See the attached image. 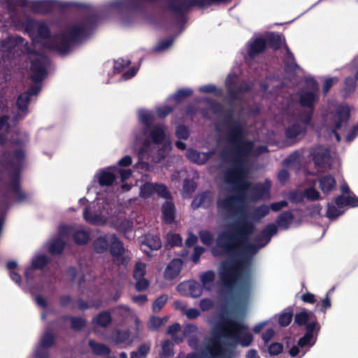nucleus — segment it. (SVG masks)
Segmentation results:
<instances>
[{
    "label": "nucleus",
    "instance_id": "1",
    "mask_svg": "<svg viewBox=\"0 0 358 358\" xmlns=\"http://www.w3.org/2000/svg\"><path fill=\"white\" fill-rule=\"evenodd\" d=\"M255 231V223L242 218L229 224V229L217 236V246L229 257H238L222 266L220 280L229 289H234L238 282L241 291L248 292L250 289L253 256L261 248L258 243L249 242Z\"/></svg>",
    "mask_w": 358,
    "mask_h": 358
},
{
    "label": "nucleus",
    "instance_id": "2",
    "mask_svg": "<svg viewBox=\"0 0 358 358\" xmlns=\"http://www.w3.org/2000/svg\"><path fill=\"white\" fill-rule=\"evenodd\" d=\"M217 329L220 336L228 341L221 343L215 341L210 350L213 356L219 358H232L237 345L248 347L253 341V336L249 331L248 325L242 322L220 316Z\"/></svg>",
    "mask_w": 358,
    "mask_h": 358
},
{
    "label": "nucleus",
    "instance_id": "3",
    "mask_svg": "<svg viewBox=\"0 0 358 358\" xmlns=\"http://www.w3.org/2000/svg\"><path fill=\"white\" fill-rule=\"evenodd\" d=\"M97 21V16L92 14L78 22L66 26L62 32L53 37L48 48L61 55L68 54L73 45L81 43L92 35Z\"/></svg>",
    "mask_w": 358,
    "mask_h": 358
},
{
    "label": "nucleus",
    "instance_id": "4",
    "mask_svg": "<svg viewBox=\"0 0 358 358\" xmlns=\"http://www.w3.org/2000/svg\"><path fill=\"white\" fill-rule=\"evenodd\" d=\"M234 166L224 172V181L231 187L243 178H246V164L252 155L255 144L253 141L243 142L237 145H229Z\"/></svg>",
    "mask_w": 358,
    "mask_h": 358
},
{
    "label": "nucleus",
    "instance_id": "5",
    "mask_svg": "<svg viewBox=\"0 0 358 358\" xmlns=\"http://www.w3.org/2000/svg\"><path fill=\"white\" fill-rule=\"evenodd\" d=\"M252 185L250 181L247 180V177L238 180L236 185L232 186L233 194L217 200L216 206L218 213L225 218L236 215L239 211V205L247 200L248 192H250Z\"/></svg>",
    "mask_w": 358,
    "mask_h": 358
},
{
    "label": "nucleus",
    "instance_id": "6",
    "mask_svg": "<svg viewBox=\"0 0 358 358\" xmlns=\"http://www.w3.org/2000/svg\"><path fill=\"white\" fill-rule=\"evenodd\" d=\"M232 0H166L168 9L182 22H185V14L192 8H203L212 5L230 3Z\"/></svg>",
    "mask_w": 358,
    "mask_h": 358
},
{
    "label": "nucleus",
    "instance_id": "7",
    "mask_svg": "<svg viewBox=\"0 0 358 358\" xmlns=\"http://www.w3.org/2000/svg\"><path fill=\"white\" fill-rule=\"evenodd\" d=\"M234 110L229 108L227 110L224 124L227 128L226 138L229 145H237L243 142L251 141L245 138V133L243 125L234 118Z\"/></svg>",
    "mask_w": 358,
    "mask_h": 358
},
{
    "label": "nucleus",
    "instance_id": "8",
    "mask_svg": "<svg viewBox=\"0 0 358 358\" xmlns=\"http://www.w3.org/2000/svg\"><path fill=\"white\" fill-rule=\"evenodd\" d=\"M311 120L312 112L304 111L285 129V136L289 145H294L306 135Z\"/></svg>",
    "mask_w": 358,
    "mask_h": 358
},
{
    "label": "nucleus",
    "instance_id": "9",
    "mask_svg": "<svg viewBox=\"0 0 358 358\" xmlns=\"http://www.w3.org/2000/svg\"><path fill=\"white\" fill-rule=\"evenodd\" d=\"M36 55V57L31 61L30 66V79L34 83H41L46 78L48 72V66L50 61L47 56L43 54H38L33 51Z\"/></svg>",
    "mask_w": 358,
    "mask_h": 358
},
{
    "label": "nucleus",
    "instance_id": "10",
    "mask_svg": "<svg viewBox=\"0 0 358 358\" xmlns=\"http://www.w3.org/2000/svg\"><path fill=\"white\" fill-rule=\"evenodd\" d=\"M113 258V262L120 266L125 265L126 261L124 253L125 248L123 243L120 240L116 234H113L110 238L108 250Z\"/></svg>",
    "mask_w": 358,
    "mask_h": 358
},
{
    "label": "nucleus",
    "instance_id": "11",
    "mask_svg": "<svg viewBox=\"0 0 358 358\" xmlns=\"http://www.w3.org/2000/svg\"><path fill=\"white\" fill-rule=\"evenodd\" d=\"M307 83L313 91L301 92L299 94V103L301 106L309 108L310 109L309 111H311L313 114L314 103L317 101L316 94L314 91L318 90V85L313 78L308 79Z\"/></svg>",
    "mask_w": 358,
    "mask_h": 358
},
{
    "label": "nucleus",
    "instance_id": "12",
    "mask_svg": "<svg viewBox=\"0 0 358 358\" xmlns=\"http://www.w3.org/2000/svg\"><path fill=\"white\" fill-rule=\"evenodd\" d=\"M65 8L66 6L59 5V3L52 0H36L29 2V7L36 14H48L52 13L57 7Z\"/></svg>",
    "mask_w": 358,
    "mask_h": 358
},
{
    "label": "nucleus",
    "instance_id": "13",
    "mask_svg": "<svg viewBox=\"0 0 358 358\" xmlns=\"http://www.w3.org/2000/svg\"><path fill=\"white\" fill-rule=\"evenodd\" d=\"M271 185L269 183L256 182L252 185L250 192H248L247 200L257 201L267 199L270 195Z\"/></svg>",
    "mask_w": 358,
    "mask_h": 358
},
{
    "label": "nucleus",
    "instance_id": "14",
    "mask_svg": "<svg viewBox=\"0 0 358 358\" xmlns=\"http://www.w3.org/2000/svg\"><path fill=\"white\" fill-rule=\"evenodd\" d=\"M235 82L231 81L229 76L226 80V89L229 97L232 101L238 99V95L249 92L252 90V87L245 80L242 81L236 87L233 86Z\"/></svg>",
    "mask_w": 358,
    "mask_h": 358
},
{
    "label": "nucleus",
    "instance_id": "15",
    "mask_svg": "<svg viewBox=\"0 0 358 358\" xmlns=\"http://www.w3.org/2000/svg\"><path fill=\"white\" fill-rule=\"evenodd\" d=\"M28 45V43L20 36H8L4 40L0 41V51L3 53H11L18 46Z\"/></svg>",
    "mask_w": 358,
    "mask_h": 358
},
{
    "label": "nucleus",
    "instance_id": "16",
    "mask_svg": "<svg viewBox=\"0 0 358 358\" xmlns=\"http://www.w3.org/2000/svg\"><path fill=\"white\" fill-rule=\"evenodd\" d=\"M215 154L213 150L200 152L196 150L189 148L187 150L186 157L192 162L198 164H205Z\"/></svg>",
    "mask_w": 358,
    "mask_h": 358
},
{
    "label": "nucleus",
    "instance_id": "17",
    "mask_svg": "<svg viewBox=\"0 0 358 358\" xmlns=\"http://www.w3.org/2000/svg\"><path fill=\"white\" fill-rule=\"evenodd\" d=\"M178 291L183 295H185V290H188L192 298H198L202 294V287L201 285L195 281H188L180 283L177 287Z\"/></svg>",
    "mask_w": 358,
    "mask_h": 358
},
{
    "label": "nucleus",
    "instance_id": "18",
    "mask_svg": "<svg viewBox=\"0 0 358 358\" xmlns=\"http://www.w3.org/2000/svg\"><path fill=\"white\" fill-rule=\"evenodd\" d=\"M183 262L181 259L175 258L166 266L164 272V277L167 280H172L180 274Z\"/></svg>",
    "mask_w": 358,
    "mask_h": 358
},
{
    "label": "nucleus",
    "instance_id": "19",
    "mask_svg": "<svg viewBox=\"0 0 358 358\" xmlns=\"http://www.w3.org/2000/svg\"><path fill=\"white\" fill-rule=\"evenodd\" d=\"M266 48V40L258 37L250 41L248 48V57L253 59L256 56L263 53Z\"/></svg>",
    "mask_w": 358,
    "mask_h": 358
},
{
    "label": "nucleus",
    "instance_id": "20",
    "mask_svg": "<svg viewBox=\"0 0 358 358\" xmlns=\"http://www.w3.org/2000/svg\"><path fill=\"white\" fill-rule=\"evenodd\" d=\"M30 101L31 99L29 97V95L24 92L17 96L15 104L20 113L15 115V120H17L19 118H23L29 113V105Z\"/></svg>",
    "mask_w": 358,
    "mask_h": 358
},
{
    "label": "nucleus",
    "instance_id": "21",
    "mask_svg": "<svg viewBox=\"0 0 358 358\" xmlns=\"http://www.w3.org/2000/svg\"><path fill=\"white\" fill-rule=\"evenodd\" d=\"M310 154L315 166L320 168H322L326 165L330 156L329 149L321 146L315 148Z\"/></svg>",
    "mask_w": 358,
    "mask_h": 358
},
{
    "label": "nucleus",
    "instance_id": "22",
    "mask_svg": "<svg viewBox=\"0 0 358 358\" xmlns=\"http://www.w3.org/2000/svg\"><path fill=\"white\" fill-rule=\"evenodd\" d=\"M162 220L166 224H172L176 218V207L171 201H166L162 207Z\"/></svg>",
    "mask_w": 358,
    "mask_h": 358
},
{
    "label": "nucleus",
    "instance_id": "23",
    "mask_svg": "<svg viewBox=\"0 0 358 358\" xmlns=\"http://www.w3.org/2000/svg\"><path fill=\"white\" fill-rule=\"evenodd\" d=\"M149 138L154 144H161L165 138V127L155 124L149 129Z\"/></svg>",
    "mask_w": 358,
    "mask_h": 358
},
{
    "label": "nucleus",
    "instance_id": "24",
    "mask_svg": "<svg viewBox=\"0 0 358 358\" xmlns=\"http://www.w3.org/2000/svg\"><path fill=\"white\" fill-rule=\"evenodd\" d=\"M211 194L210 191L206 190L195 196L192 202V208L198 209L201 206L208 207L211 202Z\"/></svg>",
    "mask_w": 358,
    "mask_h": 358
},
{
    "label": "nucleus",
    "instance_id": "25",
    "mask_svg": "<svg viewBox=\"0 0 358 358\" xmlns=\"http://www.w3.org/2000/svg\"><path fill=\"white\" fill-rule=\"evenodd\" d=\"M285 51L286 54L282 59L284 71L287 73H291L299 68V65L296 62L294 54L287 45H285Z\"/></svg>",
    "mask_w": 358,
    "mask_h": 358
},
{
    "label": "nucleus",
    "instance_id": "26",
    "mask_svg": "<svg viewBox=\"0 0 358 358\" xmlns=\"http://www.w3.org/2000/svg\"><path fill=\"white\" fill-rule=\"evenodd\" d=\"M141 245L149 250H158L162 248V241L157 235L147 234L143 237Z\"/></svg>",
    "mask_w": 358,
    "mask_h": 358
},
{
    "label": "nucleus",
    "instance_id": "27",
    "mask_svg": "<svg viewBox=\"0 0 358 358\" xmlns=\"http://www.w3.org/2000/svg\"><path fill=\"white\" fill-rule=\"evenodd\" d=\"M110 239L108 235L100 236L92 243L94 251L97 254H103L108 250Z\"/></svg>",
    "mask_w": 358,
    "mask_h": 358
},
{
    "label": "nucleus",
    "instance_id": "28",
    "mask_svg": "<svg viewBox=\"0 0 358 358\" xmlns=\"http://www.w3.org/2000/svg\"><path fill=\"white\" fill-rule=\"evenodd\" d=\"M335 203L338 208L350 206L355 208L358 206V197L355 194L352 195H339L335 198Z\"/></svg>",
    "mask_w": 358,
    "mask_h": 358
},
{
    "label": "nucleus",
    "instance_id": "29",
    "mask_svg": "<svg viewBox=\"0 0 358 358\" xmlns=\"http://www.w3.org/2000/svg\"><path fill=\"white\" fill-rule=\"evenodd\" d=\"M338 120L335 124V129H340L343 123H347L350 116V108L348 106H339L336 110Z\"/></svg>",
    "mask_w": 358,
    "mask_h": 358
},
{
    "label": "nucleus",
    "instance_id": "30",
    "mask_svg": "<svg viewBox=\"0 0 358 358\" xmlns=\"http://www.w3.org/2000/svg\"><path fill=\"white\" fill-rule=\"evenodd\" d=\"M155 119V115L151 111L141 110L139 113V121L143 124V134H147L149 129L154 126L153 122Z\"/></svg>",
    "mask_w": 358,
    "mask_h": 358
},
{
    "label": "nucleus",
    "instance_id": "31",
    "mask_svg": "<svg viewBox=\"0 0 358 358\" xmlns=\"http://www.w3.org/2000/svg\"><path fill=\"white\" fill-rule=\"evenodd\" d=\"M112 320L113 319L110 312L104 310L97 314V315L92 319V323L94 325L106 328L111 324Z\"/></svg>",
    "mask_w": 358,
    "mask_h": 358
},
{
    "label": "nucleus",
    "instance_id": "32",
    "mask_svg": "<svg viewBox=\"0 0 358 358\" xmlns=\"http://www.w3.org/2000/svg\"><path fill=\"white\" fill-rule=\"evenodd\" d=\"M64 321L69 320L71 328L75 331H80L87 326V320L81 317L64 315L61 317Z\"/></svg>",
    "mask_w": 358,
    "mask_h": 358
},
{
    "label": "nucleus",
    "instance_id": "33",
    "mask_svg": "<svg viewBox=\"0 0 358 358\" xmlns=\"http://www.w3.org/2000/svg\"><path fill=\"white\" fill-rule=\"evenodd\" d=\"M116 179L115 175L108 169L102 170L98 175V182L101 187L111 186Z\"/></svg>",
    "mask_w": 358,
    "mask_h": 358
},
{
    "label": "nucleus",
    "instance_id": "34",
    "mask_svg": "<svg viewBox=\"0 0 358 358\" xmlns=\"http://www.w3.org/2000/svg\"><path fill=\"white\" fill-rule=\"evenodd\" d=\"M336 186V180L331 175H326L319 180V187L324 194L332 191Z\"/></svg>",
    "mask_w": 358,
    "mask_h": 358
},
{
    "label": "nucleus",
    "instance_id": "35",
    "mask_svg": "<svg viewBox=\"0 0 358 358\" xmlns=\"http://www.w3.org/2000/svg\"><path fill=\"white\" fill-rule=\"evenodd\" d=\"M294 215L291 210L282 212L278 217L276 222L279 227L287 229L292 224Z\"/></svg>",
    "mask_w": 358,
    "mask_h": 358
},
{
    "label": "nucleus",
    "instance_id": "36",
    "mask_svg": "<svg viewBox=\"0 0 358 358\" xmlns=\"http://www.w3.org/2000/svg\"><path fill=\"white\" fill-rule=\"evenodd\" d=\"M270 211V208L266 204H262L255 207L250 213V218L252 222H258L264 217H266Z\"/></svg>",
    "mask_w": 358,
    "mask_h": 358
},
{
    "label": "nucleus",
    "instance_id": "37",
    "mask_svg": "<svg viewBox=\"0 0 358 358\" xmlns=\"http://www.w3.org/2000/svg\"><path fill=\"white\" fill-rule=\"evenodd\" d=\"M8 176L11 179L9 187L11 188L13 193L19 192V189H21L20 166H17L14 170H12L9 173Z\"/></svg>",
    "mask_w": 358,
    "mask_h": 358
},
{
    "label": "nucleus",
    "instance_id": "38",
    "mask_svg": "<svg viewBox=\"0 0 358 358\" xmlns=\"http://www.w3.org/2000/svg\"><path fill=\"white\" fill-rule=\"evenodd\" d=\"M83 217L90 224L98 225L105 223L103 216L99 214H94L90 211L88 207H86L83 211Z\"/></svg>",
    "mask_w": 358,
    "mask_h": 358
},
{
    "label": "nucleus",
    "instance_id": "39",
    "mask_svg": "<svg viewBox=\"0 0 358 358\" xmlns=\"http://www.w3.org/2000/svg\"><path fill=\"white\" fill-rule=\"evenodd\" d=\"M66 243L61 238H57L53 240L49 245L48 252L52 256L61 255L65 248Z\"/></svg>",
    "mask_w": 358,
    "mask_h": 358
},
{
    "label": "nucleus",
    "instance_id": "40",
    "mask_svg": "<svg viewBox=\"0 0 358 358\" xmlns=\"http://www.w3.org/2000/svg\"><path fill=\"white\" fill-rule=\"evenodd\" d=\"M266 40V46L272 48L274 50H278L282 45V37L280 34L276 33H271L267 36Z\"/></svg>",
    "mask_w": 358,
    "mask_h": 358
},
{
    "label": "nucleus",
    "instance_id": "41",
    "mask_svg": "<svg viewBox=\"0 0 358 358\" xmlns=\"http://www.w3.org/2000/svg\"><path fill=\"white\" fill-rule=\"evenodd\" d=\"M89 345L94 354L96 355H108L110 352V348L106 345L96 343L93 340L89 341Z\"/></svg>",
    "mask_w": 358,
    "mask_h": 358
},
{
    "label": "nucleus",
    "instance_id": "42",
    "mask_svg": "<svg viewBox=\"0 0 358 358\" xmlns=\"http://www.w3.org/2000/svg\"><path fill=\"white\" fill-rule=\"evenodd\" d=\"M55 343V336L52 330H46L41 337L40 345L46 348H50L54 346Z\"/></svg>",
    "mask_w": 358,
    "mask_h": 358
},
{
    "label": "nucleus",
    "instance_id": "43",
    "mask_svg": "<svg viewBox=\"0 0 358 358\" xmlns=\"http://www.w3.org/2000/svg\"><path fill=\"white\" fill-rule=\"evenodd\" d=\"M215 278V272L212 270H208L202 273L200 275V280L203 285V287L206 290H210L211 285L214 282Z\"/></svg>",
    "mask_w": 358,
    "mask_h": 358
},
{
    "label": "nucleus",
    "instance_id": "44",
    "mask_svg": "<svg viewBox=\"0 0 358 358\" xmlns=\"http://www.w3.org/2000/svg\"><path fill=\"white\" fill-rule=\"evenodd\" d=\"M51 259L45 255H38L33 258L31 266L34 269H43L50 262Z\"/></svg>",
    "mask_w": 358,
    "mask_h": 358
},
{
    "label": "nucleus",
    "instance_id": "45",
    "mask_svg": "<svg viewBox=\"0 0 358 358\" xmlns=\"http://www.w3.org/2000/svg\"><path fill=\"white\" fill-rule=\"evenodd\" d=\"M180 324L176 322L170 325L167 329V334L171 336L172 340L177 344H179L183 341V336H178V333L180 331Z\"/></svg>",
    "mask_w": 358,
    "mask_h": 358
},
{
    "label": "nucleus",
    "instance_id": "46",
    "mask_svg": "<svg viewBox=\"0 0 358 358\" xmlns=\"http://www.w3.org/2000/svg\"><path fill=\"white\" fill-rule=\"evenodd\" d=\"M14 158L17 162H14L13 160H10L8 162V164L12 168V170H14L17 166H20V171L21 170V165L22 162L25 157V153L22 149H16L13 152Z\"/></svg>",
    "mask_w": 358,
    "mask_h": 358
},
{
    "label": "nucleus",
    "instance_id": "47",
    "mask_svg": "<svg viewBox=\"0 0 358 358\" xmlns=\"http://www.w3.org/2000/svg\"><path fill=\"white\" fill-rule=\"evenodd\" d=\"M293 317V311L291 308H286L278 317V324L280 327H287Z\"/></svg>",
    "mask_w": 358,
    "mask_h": 358
},
{
    "label": "nucleus",
    "instance_id": "48",
    "mask_svg": "<svg viewBox=\"0 0 358 358\" xmlns=\"http://www.w3.org/2000/svg\"><path fill=\"white\" fill-rule=\"evenodd\" d=\"M155 183L146 182L140 187L139 196L143 199L150 198L155 194Z\"/></svg>",
    "mask_w": 358,
    "mask_h": 358
},
{
    "label": "nucleus",
    "instance_id": "49",
    "mask_svg": "<svg viewBox=\"0 0 358 358\" xmlns=\"http://www.w3.org/2000/svg\"><path fill=\"white\" fill-rule=\"evenodd\" d=\"M313 313L312 312L308 313L305 310L296 313L294 317V322L298 326H304L308 323L311 319Z\"/></svg>",
    "mask_w": 358,
    "mask_h": 358
},
{
    "label": "nucleus",
    "instance_id": "50",
    "mask_svg": "<svg viewBox=\"0 0 358 358\" xmlns=\"http://www.w3.org/2000/svg\"><path fill=\"white\" fill-rule=\"evenodd\" d=\"M169 320V317L164 316L163 317L152 316L150 319L149 329L152 331L158 330L163 326Z\"/></svg>",
    "mask_w": 358,
    "mask_h": 358
},
{
    "label": "nucleus",
    "instance_id": "51",
    "mask_svg": "<svg viewBox=\"0 0 358 358\" xmlns=\"http://www.w3.org/2000/svg\"><path fill=\"white\" fill-rule=\"evenodd\" d=\"M356 80H357L355 79V77L353 78L352 76H348L345 79L344 96L345 97L350 96L355 91L357 87Z\"/></svg>",
    "mask_w": 358,
    "mask_h": 358
},
{
    "label": "nucleus",
    "instance_id": "52",
    "mask_svg": "<svg viewBox=\"0 0 358 358\" xmlns=\"http://www.w3.org/2000/svg\"><path fill=\"white\" fill-rule=\"evenodd\" d=\"M73 241L76 244L79 245H85L89 241V234L84 230H77L73 235Z\"/></svg>",
    "mask_w": 358,
    "mask_h": 358
},
{
    "label": "nucleus",
    "instance_id": "53",
    "mask_svg": "<svg viewBox=\"0 0 358 358\" xmlns=\"http://www.w3.org/2000/svg\"><path fill=\"white\" fill-rule=\"evenodd\" d=\"M154 188L155 194H157L159 197L166 199L167 201L171 199V194L164 184L155 182Z\"/></svg>",
    "mask_w": 358,
    "mask_h": 358
},
{
    "label": "nucleus",
    "instance_id": "54",
    "mask_svg": "<svg viewBox=\"0 0 358 358\" xmlns=\"http://www.w3.org/2000/svg\"><path fill=\"white\" fill-rule=\"evenodd\" d=\"M193 90L189 88L179 89L173 96V99L177 103H181L185 99L192 96Z\"/></svg>",
    "mask_w": 358,
    "mask_h": 358
},
{
    "label": "nucleus",
    "instance_id": "55",
    "mask_svg": "<svg viewBox=\"0 0 358 358\" xmlns=\"http://www.w3.org/2000/svg\"><path fill=\"white\" fill-rule=\"evenodd\" d=\"M39 22L34 19L29 18L23 22V27L27 34L32 36L37 30Z\"/></svg>",
    "mask_w": 358,
    "mask_h": 358
},
{
    "label": "nucleus",
    "instance_id": "56",
    "mask_svg": "<svg viewBox=\"0 0 358 358\" xmlns=\"http://www.w3.org/2000/svg\"><path fill=\"white\" fill-rule=\"evenodd\" d=\"M206 103L209 106L210 110L214 115H221L224 112L223 106L215 100L207 99Z\"/></svg>",
    "mask_w": 358,
    "mask_h": 358
},
{
    "label": "nucleus",
    "instance_id": "57",
    "mask_svg": "<svg viewBox=\"0 0 358 358\" xmlns=\"http://www.w3.org/2000/svg\"><path fill=\"white\" fill-rule=\"evenodd\" d=\"M168 301V295L167 294H162L159 297H157L152 303V311L155 313H159L162 308L165 306Z\"/></svg>",
    "mask_w": 358,
    "mask_h": 358
},
{
    "label": "nucleus",
    "instance_id": "58",
    "mask_svg": "<svg viewBox=\"0 0 358 358\" xmlns=\"http://www.w3.org/2000/svg\"><path fill=\"white\" fill-rule=\"evenodd\" d=\"M199 91L201 93H212L218 97L222 95V90L217 88L216 86L213 84L203 85L199 88Z\"/></svg>",
    "mask_w": 358,
    "mask_h": 358
},
{
    "label": "nucleus",
    "instance_id": "59",
    "mask_svg": "<svg viewBox=\"0 0 358 358\" xmlns=\"http://www.w3.org/2000/svg\"><path fill=\"white\" fill-rule=\"evenodd\" d=\"M168 245L171 248L180 247L182 245V237L178 234H168L166 235Z\"/></svg>",
    "mask_w": 358,
    "mask_h": 358
},
{
    "label": "nucleus",
    "instance_id": "60",
    "mask_svg": "<svg viewBox=\"0 0 358 358\" xmlns=\"http://www.w3.org/2000/svg\"><path fill=\"white\" fill-rule=\"evenodd\" d=\"M36 31L38 37H40L41 38L48 39L50 38V29L45 22H40Z\"/></svg>",
    "mask_w": 358,
    "mask_h": 358
},
{
    "label": "nucleus",
    "instance_id": "61",
    "mask_svg": "<svg viewBox=\"0 0 358 358\" xmlns=\"http://www.w3.org/2000/svg\"><path fill=\"white\" fill-rule=\"evenodd\" d=\"M145 264L143 262H137L134 268L133 278L136 280L143 278L145 275Z\"/></svg>",
    "mask_w": 358,
    "mask_h": 358
},
{
    "label": "nucleus",
    "instance_id": "62",
    "mask_svg": "<svg viewBox=\"0 0 358 358\" xmlns=\"http://www.w3.org/2000/svg\"><path fill=\"white\" fill-rule=\"evenodd\" d=\"M173 355V344L169 340L164 341L162 345V355L169 358Z\"/></svg>",
    "mask_w": 358,
    "mask_h": 358
},
{
    "label": "nucleus",
    "instance_id": "63",
    "mask_svg": "<svg viewBox=\"0 0 358 358\" xmlns=\"http://www.w3.org/2000/svg\"><path fill=\"white\" fill-rule=\"evenodd\" d=\"M150 351V346L146 344H141L138 346L136 352L131 353V357L145 358Z\"/></svg>",
    "mask_w": 358,
    "mask_h": 358
},
{
    "label": "nucleus",
    "instance_id": "64",
    "mask_svg": "<svg viewBox=\"0 0 358 358\" xmlns=\"http://www.w3.org/2000/svg\"><path fill=\"white\" fill-rule=\"evenodd\" d=\"M131 64L130 60H125L124 59H118L114 62L113 72L115 73H121L126 67L129 66Z\"/></svg>",
    "mask_w": 358,
    "mask_h": 358
}]
</instances>
